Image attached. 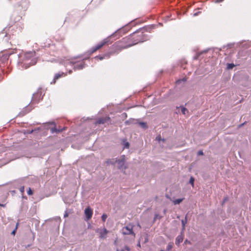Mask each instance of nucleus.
Masks as SVG:
<instances>
[{
  "instance_id": "obj_22",
  "label": "nucleus",
  "mask_w": 251,
  "mask_h": 251,
  "mask_svg": "<svg viewBox=\"0 0 251 251\" xmlns=\"http://www.w3.org/2000/svg\"><path fill=\"white\" fill-rule=\"evenodd\" d=\"M183 201V199H178L174 201V204H179Z\"/></svg>"
},
{
  "instance_id": "obj_30",
  "label": "nucleus",
  "mask_w": 251,
  "mask_h": 251,
  "mask_svg": "<svg viewBox=\"0 0 251 251\" xmlns=\"http://www.w3.org/2000/svg\"><path fill=\"white\" fill-rule=\"evenodd\" d=\"M33 194L32 190L29 188L28 190L27 191V194L28 195H31Z\"/></svg>"
},
{
  "instance_id": "obj_12",
  "label": "nucleus",
  "mask_w": 251,
  "mask_h": 251,
  "mask_svg": "<svg viewBox=\"0 0 251 251\" xmlns=\"http://www.w3.org/2000/svg\"><path fill=\"white\" fill-rule=\"evenodd\" d=\"M110 120V118L108 117H106L105 118H99L96 122V124H104L107 122L109 121Z\"/></svg>"
},
{
  "instance_id": "obj_23",
  "label": "nucleus",
  "mask_w": 251,
  "mask_h": 251,
  "mask_svg": "<svg viewBox=\"0 0 251 251\" xmlns=\"http://www.w3.org/2000/svg\"><path fill=\"white\" fill-rule=\"evenodd\" d=\"M30 107V106L25 107V110L26 111V112L23 114L22 113H20V114L22 116H23L26 113L29 112L31 110V109H29Z\"/></svg>"
},
{
  "instance_id": "obj_8",
  "label": "nucleus",
  "mask_w": 251,
  "mask_h": 251,
  "mask_svg": "<svg viewBox=\"0 0 251 251\" xmlns=\"http://www.w3.org/2000/svg\"><path fill=\"white\" fill-rule=\"evenodd\" d=\"M96 231L100 234V238L101 239L106 238V234L108 232V230L105 228H98Z\"/></svg>"
},
{
  "instance_id": "obj_19",
  "label": "nucleus",
  "mask_w": 251,
  "mask_h": 251,
  "mask_svg": "<svg viewBox=\"0 0 251 251\" xmlns=\"http://www.w3.org/2000/svg\"><path fill=\"white\" fill-rule=\"evenodd\" d=\"M123 145L124 148L128 149L129 147V144L128 142H126V140L123 141Z\"/></svg>"
},
{
  "instance_id": "obj_38",
  "label": "nucleus",
  "mask_w": 251,
  "mask_h": 251,
  "mask_svg": "<svg viewBox=\"0 0 251 251\" xmlns=\"http://www.w3.org/2000/svg\"><path fill=\"white\" fill-rule=\"evenodd\" d=\"M200 13H201V12H196V13H194V16H198Z\"/></svg>"
},
{
  "instance_id": "obj_29",
  "label": "nucleus",
  "mask_w": 251,
  "mask_h": 251,
  "mask_svg": "<svg viewBox=\"0 0 251 251\" xmlns=\"http://www.w3.org/2000/svg\"><path fill=\"white\" fill-rule=\"evenodd\" d=\"M20 191L22 193V194H23L25 192V187L24 186H22L20 188Z\"/></svg>"
},
{
  "instance_id": "obj_10",
  "label": "nucleus",
  "mask_w": 251,
  "mask_h": 251,
  "mask_svg": "<svg viewBox=\"0 0 251 251\" xmlns=\"http://www.w3.org/2000/svg\"><path fill=\"white\" fill-rule=\"evenodd\" d=\"M85 215L86 216V218L87 220H89L91 218L92 215H93V211L91 209V208L89 207H87L85 209Z\"/></svg>"
},
{
  "instance_id": "obj_36",
  "label": "nucleus",
  "mask_w": 251,
  "mask_h": 251,
  "mask_svg": "<svg viewBox=\"0 0 251 251\" xmlns=\"http://www.w3.org/2000/svg\"><path fill=\"white\" fill-rule=\"evenodd\" d=\"M224 0H216L215 1V3H220V2H222L224 1Z\"/></svg>"
},
{
  "instance_id": "obj_7",
  "label": "nucleus",
  "mask_w": 251,
  "mask_h": 251,
  "mask_svg": "<svg viewBox=\"0 0 251 251\" xmlns=\"http://www.w3.org/2000/svg\"><path fill=\"white\" fill-rule=\"evenodd\" d=\"M125 156L122 155L120 158L117 159L116 163L118 164V167L119 169H125L126 167L125 165Z\"/></svg>"
},
{
  "instance_id": "obj_17",
  "label": "nucleus",
  "mask_w": 251,
  "mask_h": 251,
  "mask_svg": "<svg viewBox=\"0 0 251 251\" xmlns=\"http://www.w3.org/2000/svg\"><path fill=\"white\" fill-rule=\"evenodd\" d=\"M181 108V111L183 115H186V113H188V110H187L186 108H185V107H183V106H180V107H176V108H177V109H178V108Z\"/></svg>"
},
{
  "instance_id": "obj_47",
  "label": "nucleus",
  "mask_w": 251,
  "mask_h": 251,
  "mask_svg": "<svg viewBox=\"0 0 251 251\" xmlns=\"http://www.w3.org/2000/svg\"><path fill=\"white\" fill-rule=\"evenodd\" d=\"M166 209H165V210H164V213H166Z\"/></svg>"
},
{
  "instance_id": "obj_11",
  "label": "nucleus",
  "mask_w": 251,
  "mask_h": 251,
  "mask_svg": "<svg viewBox=\"0 0 251 251\" xmlns=\"http://www.w3.org/2000/svg\"><path fill=\"white\" fill-rule=\"evenodd\" d=\"M184 235L183 231H182L180 235H178L176 239L175 243L176 245L178 246L180 243L182 242L183 240Z\"/></svg>"
},
{
  "instance_id": "obj_25",
  "label": "nucleus",
  "mask_w": 251,
  "mask_h": 251,
  "mask_svg": "<svg viewBox=\"0 0 251 251\" xmlns=\"http://www.w3.org/2000/svg\"><path fill=\"white\" fill-rule=\"evenodd\" d=\"M107 217V216L106 214H103L101 216V219L103 222H105L106 218Z\"/></svg>"
},
{
  "instance_id": "obj_15",
  "label": "nucleus",
  "mask_w": 251,
  "mask_h": 251,
  "mask_svg": "<svg viewBox=\"0 0 251 251\" xmlns=\"http://www.w3.org/2000/svg\"><path fill=\"white\" fill-rule=\"evenodd\" d=\"M65 128H61V129H57L56 127H53V128H52L51 129V133H59L60 132H61L62 131H63V130H64Z\"/></svg>"
},
{
  "instance_id": "obj_16",
  "label": "nucleus",
  "mask_w": 251,
  "mask_h": 251,
  "mask_svg": "<svg viewBox=\"0 0 251 251\" xmlns=\"http://www.w3.org/2000/svg\"><path fill=\"white\" fill-rule=\"evenodd\" d=\"M63 75H64V74L63 73H61V74H55V76H54V79H53V83H54L55 82V80L57 79H58L59 78L61 77Z\"/></svg>"
},
{
  "instance_id": "obj_44",
  "label": "nucleus",
  "mask_w": 251,
  "mask_h": 251,
  "mask_svg": "<svg viewBox=\"0 0 251 251\" xmlns=\"http://www.w3.org/2000/svg\"><path fill=\"white\" fill-rule=\"evenodd\" d=\"M137 246H138V247H141L140 242H139V243H138V244H137Z\"/></svg>"
},
{
  "instance_id": "obj_6",
  "label": "nucleus",
  "mask_w": 251,
  "mask_h": 251,
  "mask_svg": "<svg viewBox=\"0 0 251 251\" xmlns=\"http://www.w3.org/2000/svg\"><path fill=\"white\" fill-rule=\"evenodd\" d=\"M37 62L36 58H32V60H28L25 62H19V65L21 66L22 68H24L25 69H27L31 65H35Z\"/></svg>"
},
{
  "instance_id": "obj_18",
  "label": "nucleus",
  "mask_w": 251,
  "mask_h": 251,
  "mask_svg": "<svg viewBox=\"0 0 251 251\" xmlns=\"http://www.w3.org/2000/svg\"><path fill=\"white\" fill-rule=\"evenodd\" d=\"M117 159H111L106 161L107 164L114 165L116 163Z\"/></svg>"
},
{
  "instance_id": "obj_4",
  "label": "nucleus",
  "mask_w": 251,
  "mask_h": 251,
  "mask_svg": "<svg viewBox=\"0 0 251 251\" xmlns=\"http://www.w3.org/2000/svg\"><path fill=\"white\" fill-rule=\"evenodd\" d=\"M84 60V59H82ZM70 64L73 66L74 70H80L83 69L85 67V64L83 61H75L72 59L69 62Z\"/></svg>"
},
{
  "instance_id": "obj_14",
  "label": "nucleus",
  "mask_w": 251,
  "mask_h": 251,
  "mask_svg": "<svg viewBox=\"0 0 251 251\" xmlns=\"http://www.w3.org/2000/svg\"><path fill=\"white\" fill-rule=\"evenodd\" d=\"M136 123H137L136 120L134 119H130L127 120L125 122V124L126 125H130V124H136Z\"/></svg>"
},
{
  "instance_id": "obj_42",
  "label": "nucleus",
  "mask_w": 251,
  "mask_h": 251,
  "mask_svg": "<svg viewBox=\"0 0 251 251\" xmlns=\"http://www.w3.org/2000/svg\"><path fill=\"white\" fill-rule=\"evenodd\" d=\"M117 251H124V249H122V250L117 249Z\"/></svg>"
},
{
  "instance_id": "obj_1",
  "label": "nucleus",
  "mask_w": 251,
  "mask_h": 251,
  "mask_svg": "<svg viewBox=\"0 0 251 251\" xmlns=\"http://www.w3.org/2000/svg\"><path fill=\"white\" fill-rule=\"evenodd\" d=\"M149 39L148 35L144 34L143 32L140 33L139 32H136L130 37L125 38L123 39L122 42L127 43V44L125 46L119 45L120 50L126 49L130 47L133 45H135L138 43H142L146 41Z\"/></svg>"
},
{
  "instance_id": "obj_48",
  "label": "nucleus",
  "mask_w": 251,
  "mask_h": 251,
  "mask_svg": "<svg viewBox=\"0 0 251 251\" xmlns=\"http://www.w3.org/2000/svg\"><path fill=\"white\" fill-rule=\"evenodd\" d=\"M51 124H54V122L51 123Z\"/></svg>"
},
{
  "instance_id": "obj_33",
  "label": "nucleus",
  "mask_w": 251,
  "mask_h": 251,
  "mask_svg": "<svg viewBox=\"0 0 251 251\" xmlns=\"http://www.w3.org/2000/svg\"><path fill=\"white\" fill-rule=\"evenodd\" d=\"M161 218V217L159 216V215L157 214H156L155 215V217H154V220H156V219H160Z\"/></svg>"
},
{
  "instance_id": "obj_28",
  "label": "nucleus",
  "mask_w": 251,
  "mask_h": 251,
  "mask_svg": "<svg viewBox=\"0 0 251 251\" xmlns=\"http://www.w3.org/2000/svg\"><path fill=\"white\" fill-rule=\"evenodd\" d=\"M156 140L158 141H160V140L164 141V139H161V136L159 135V136H157L156 137Z\"/></svg>"
},
{
  "instance_id": "obj_24",
  "label": "nucleus",
  "mask_w": 251,
  "mask_h": 251,
  "mask_svg": "<svg viewBox=\"0 0 251 251\" xmlns=\"http://www.w3.org/2000/svg\"><path fill=\"white\" fill-rule=\"evenodd\" d=\"M235 66L234 64L233 63H228L227 64V69H232Z\"/></svg>"
},
{
  "instance_id": "obj_43",
  "label": "nucleus",
  "mask_w": 251,
  "mask_h": 251,
  "mask_svg": "<svg viewBox=\"0 0 251 251\" xmlns=\"http://www.w3.org/2000/svg\"><path fill=\"white\" fill-rule=\"evenodd\" d=\"M0 206H2V207H4L5 206V204H0Z\"/></svg>"
},
{
  "instance_id": "obj_32",
  "label": "nucleus",
  "mask_w": 251,
  "mask_h": 251,
  "mask_svg": "<svg viewBox=\"0 0 251 251\" xmlns=\"http://www.w3.org/2000/svg\"><path fill=\"white\" fill-rule=\"evenodd\" d=\"M186 80V78H183L182 80H177L176 82L177 84H179L181 82V81L185 82Z\"/></svg>"
},
{
  "instance_id": "obj_13",
  "label": "nucleus",
  "mask_w": 251,
  "mask_h": 251,
  "mask_svg": "<svg viewBox=\"0 0 251 251\" xmlns=\"http://www.w3.org/2000/svg\"><path fill=\"white\" fill-rule=\"evenodd\" d=\"M112 53L110 52L108 53H106L104 54L103 56H97L95 58H99L100 60H101L104 58H108L110 57V55L112 54Z\"/></svg>"
},
{
  "instance_id": "obj_31",
  "label": "nucleus",
  "mask_w": 251,
  "mask_h": 251,
  "mask_svg": "<svg viewBox=\"0 0 251 251\" xmlns=\"http://www.w3.org/2000/svg\"><path fill=\"white\" fill-rule=\"evenodd\" d=\"M18 224H17L16 227L15 228V229L14 230H13L12 231V232H11L12 234H13V235H15V233H16V230H17V227H18Z\"/></svg>"
},
{
  "instance_id": "obj_40",
  "label": "nucleus",
  "mask_w": 251,
  "mask_h": 251,
  "mask_svg": "<svg viewBox=\"0 0 251 251\" xmlns=\"http://www.w3.org/2000/svg\"><path fill=\"white\" fill-rule=\"evenodd\" d=\"M245 124V123H243L242 124H240L239 126V127H242V126H243V125Z\"/></svg>"
},
{
  "instance_id": "obj_37",
  "label": "nucleus",
  "mask_w": 251,
  "mask_h": 251,
  "mask_svg": "<svg viewBox=\"0 0 251 251\" xmlns=\"http://www.w3.org/2000/svg\"><path fill=\"white\" fill-rule=\"evenodd\" d=\"M187 243H188V244H191V242H190L189 241H188V240H187V239H186V240H185V241H184V244H187Z\"/></svg>"
},
{
  "instance_id": "obj_21",
  "label": "nucleus",
  "mask_w": 251,
  "mask_h": 251,
  "mask_svg": "<svg viewBox=\"0 0 251 251\" xmlns=\"http://www.w3.org/2000/svg\"><path fill=\"white\" fill-rule=\"evenodd\" d=\"M138 124L143 128H147L148 127L146 123L145 122H139Z\"/></svg>"
},
{
  "instance_id": "obj_5",
  "label": "nucleus",
  "mask_w": 251,
  "mask_h": 251,
  "mask_svg": "<svg viewBox=\"0 0 251 251\" xmlns=\"http://www.w3.org/2000/svg\"><path fill=\"white\" fill-rule=\"evenodd\" d=\"M34 56L35 52H26L21 56L19 62H25L28 60H32V58H36Z\"/></svg>"
},
{
  "instance_id": "obj_26",
  "label": "nucleus",
  "mask_w": 251,
  "mask_h": 251,
  "mask_svg": "<svg viewBox=\"0 0 251 251\" xmlns=\"http://www.w3.org/2000/svg\"><path fill=\"white\" fill-rule=\"evenodd\" d=\"M172 248H173L172 244L170 243L168 245V246L167 247V250L170 251L172 249Z\"/></svg>"
},
{
  "instance_id": "obj_20",
  "label": "nucleus",
  "mask_w": 251,
  "mask_h": 251,
  "mask_svg": "<svg viewBox=\"0 0 251 251\" xmlns=\"http://www.w3.org/2000/svg\"><path fill=\"white\" fill-rule=\"evenodd\" d=\"M186 223H187V219H186V217L185 220H181V224H182V231L183 230H184V229H185V225H186Z\"/></svg>"
},
{
  "instance_id": "obj_39",
  "label": "nucleus",
  "mask_w": 251,
  "mask_h": 251,
  "mask_svg": "<svg viewBox=\"0 0 251 251\" xmlns=\"http://www.w3.org/2000/svg\"><path fill=\"white\" fill-rule=\"evenodd\" d=\"M227 201V198H224V199L223 200V203H225Z\"/></svg>"
},
{
  "instance_id": "obj_27",
  "label": "nucleus",
  "mask_w": 251,
  "mask_h": 251,
  "mask_svg": "<svg viewBox=\"0 0 251 251\" xmlns=\"http://www.w3.org/2000/svg\"><path fill=\"white\" fill-rule=\"evenodd\" d=\"M194 182V178L193 177H191L190 179L189 182L190 184H191L192 185H193Z\"/></svg>"
},
{
  "instance_id": "obj_9",
  "label": "nucleus",
  "mask_w": 251,
  "mask_h": 251,
  "mask_svg": "<svg viewBox=\"0 0 251 251\" xmlns=\"http://www.w3.org/2000/svg\"><path fill=\"white\" fill-rule=\"evenodd\" d=\"M41 97V93L37 92L33 95L32 100L31 103H37L39 102Z\"/></svg>"
},
{
  "instance_id": "obj_41",
  "label": "nucleus",
  "mask_w": 251,
  "mask_h": 251,
  "mask_svg": "<svg viewBox=\"0 0 251 251\" xmlns=\"http://www.w3.org/2000/svg\"><path fill=\"white\" fill-rule=\"evenodd\" d=\"M22 1L26 3V4H27V1L26 0H22Z\"/></svg>"
},
{
  "instance_id": "obj_34",
  "label": "nucleus",
  "mask_w": 251,
  "mask_h": 251,
  "mask_svg": "<svg viewBox=\"0 0 251 251\" xmlns=\"http://www.w3.org/2000/svg\"><path fill=\"white\" fill-rule=\"evenodd\" d=\"M125 249L127 251H130V249L129 247H128L127 246H125Z\"/></svg>"
},
{
  "instance_id": "obj_46",
  "label": "nucleus",
  "mask_w": 251,
  "mask_h": 251,
  "mask_svg": "<svg viewBox=\"0 0 251 251\" xmlns=\"http://www.w3.org/2000/svg\"><path fill=\"white\" fill-rule=\"evenodd\" d=\"M72 70H70V71H69V74H71V73H72Z\"/></svg>"
},
{
  "instance_id": "obj_45",
  "label": "nucleus",
  "mask_w": 251,
  "mask_h": 251,
  "mask_svg": "<svg viewBox=\"0 0 251 251\" xmlns=\"http://www.w3.org/2000/svg\"><path fill=\"white\" fill-rule=\"evenodd\" d=\"M67 216H68V214H67V213H65V214H64V217H67Z\"/></svg>"
},
{
  "instance_id": "obj_35",
  "label": "nucleus",
  "mask_w": 251,
  "mask_h": 251,
  "mask_svg": "<svg viewBox=\"0 0 251 251\" xmlns=\"http://www.w3.org/2000/svg\"><path fill=\"white\" fill-rule=\"evenodd\" d=\"M203 153L202 151H199L198 152V155H203Z\"/></svg>"
},
{
  "instance_id": "obj_3",
  "label": "nucleus",
  "mask_w": 251,
  "mask_h": 251,
  "mask_svg": "<svg viewBox=\"0 0 251 251\" xmlns=\"http://www.w3.org/2000/svg\"><path fill=\"white\" fill-rule=\"evenodd\" d=\"M133 226L132 225L128 224L126 226L124 227L122 230V233L124 235H132L133 237L129 241V243H132V242L134 240L135 234L133 231Z\"/></svg>"
},
{
  "instance_id": "obj_49",
  "label": "nucleus",
  "mask_w": 251,
  "mask_h": 251,
  "mask_svg": "<svg viewBox=\"0 0 251 251\" xmlns=\"http://www.w3.org/2000/svg\"><path fill=\"white\" fill-rule=\"evenodd\" d=\"M161 251H163V250H161Z\"/></svg>"
},
{
  "instance_id": "obj_2",
  "label": "nucleus",
  "mask_w": 251,
  "mask_h": 251,
  "mask_svg": "<svg viewBox=\"0 0 251 251\" xmlns=\"http://www.w3.org/2000/svg\"><path fill=\"white\" fill-rule=\"evenodd\" d=\"M122 31V29H118L117 31H116L114 33H113L112 34H111L110 36H108L106 39H104L101 43H99L96 46L93 48L92 49L91 53H93L98 50L101 48L103 46H104L105 44H108L109 43H111L113 41H110V39L112 38L117 37V38H119L120 36H122V34H121V32Z\"/></svg>"
}]
</instances>
